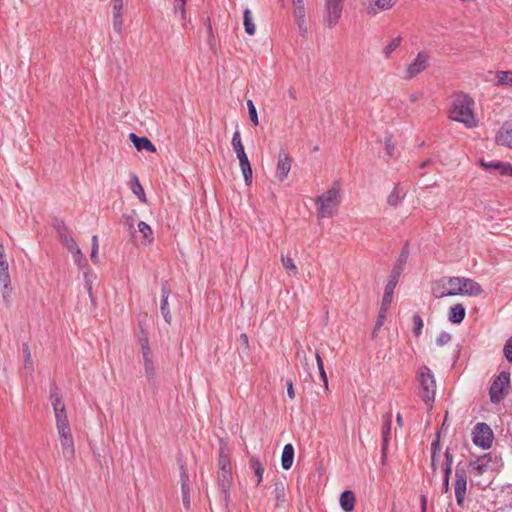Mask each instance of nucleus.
I'll return each mask as SVG.
<instances>
[{"instance_id": "obj_1", "label": "nucleus", "mask_w": 512, "mask_h": 512, "mask_svg": "<svg viewBox=\"0 0 512 512\" xmlns=\"http://www.w3.org/2000/svg\"><path fill=\"white\" fill-rule=\"evenodd\" d=\"M474 100L468 95L457 96L451 109L449 117L453 121L463 123L467 128H474L478 125V120L474 114Z\"/></svg>"}, {"instance_id": "obj_2", "label": "nucleus", "mask_w": 512, "mask_h": 512, "mask_svg": "<svg viewBox=\"0 0 512 512\" xmlns=\"http://www.w3.org/2000/svg\"><path fill=\"white\" fill-rule=\"evenodd\" d=\"M341 184L335 181L331 188L322 193L315 200L318 218H330L336 212L341 203Z\"/></svg>"}, {"instance_id": "obj_3", "label": "nucleus", "mask_w": 512, "mask_h": 512, "mask_svg": "<svg viewBox=\"0 0 512 512\" xmlns=\"http://www.w3.org/2000/svg\"><path fill=\"white\" fill-rule=\"evenodd\" d=\"M419 383V396L431 409L436 396V380L431 369L423 365L417 371Z\"/></svg>"}, {"instance_id": "obj_4", "label": "nucleus", "mask_w": 512, "mask_h": 512, "mask_svg": "<svg viewBox=\"0 0 512 512\" xmlns=\"http://www.w3.org/2000/svg\"><path fill=\"white\" fill-rule=\"evenodd\" d=\"M449 293L455 295L478 296L483 292L481 285L475 280L465 277H447Z\"/></svg>"}, {"instance_id": "obj_5", "label": "nucleus", "mask_w": 512, "mask_h": 512, "mask_svg": "<svg viewBox=\"0 0 512 512\" xmlns=\"http://www.w3.org/2000/svg\"><path fill=\"white\" fill-rule=\"evenodd\" d=\"M430 65L429 52L422 50L417 53L416 57L409 62L404 69L403 79L411 80L425 71Z\"/></svg>"}, {"instance_id": "obj_6", "label": "nucleus", "mask_w": 512, "mask_h": 512, "mask_svg": "<svg viewBox=\"0 0 512 512\" xmlns=\"http://www.w3.org/2000/svg\"><path fill=\"white\" fill-rule=\"evenodd\" d=\"M346 0H325L323 23L329 29L334 28L342 17Z\"/></svg>"}, {"instance_id": "obj_7", "label": "nucleus", "mask_w": 512, "mask_h": 512, "mask_svg": "<svg viewBox=\"0 0 512 512\" xmlns=\"http://www.w3.org/2000/svg\"><path fill=\"white\" fill-rule=\"evenodd\" d=\"M58 233L62 245L72 254L74 262L79 267H85L87 265V261L72 235L64 226L58 229Z\"/></svg>"}, {"instance_id": "obj_8", "label": "nucleus", "mask_w": 512, "mask_h": 512, "mask_svg": "<svg viewBox=\"0 0 512 512\" xmlns=\"http://www.w3.org/2000/svg\"><path fill=\"white\" fill-rule=\"evenodd\" d=\"M473 443L483 449H489L493 443L494 434L490 426L484 422L477 423L473 429Z\"/></svg>"}, {"instance_id": "obj_9", "label": "nucleus", "mask_w": 512, "mask_h": 512, "mask_svg": "<svg viewBox=\"0 0 512 512\" xmlns=\"http://www.w3.org/2000/svg\"><path fill=\"white\" fill-rule=\"evenodd\" d=\"M510 383V374L508 372H501L493 381L489 389L490 400L494 404H498L503 397L504 389Z\"/></svg>"}, {"instance_id": "obj_10", "label": "nucleus", "mask_w": 512, "mask_h": 512, "mask_svg": "<svg viewBox=\"0 0 512 512\" xmlns=\"http://www.w3.org/2000/svg\"><path fill=\"white\" fill-rule=\"evenodd\" d=\"M454 490L457 505L463 507L467 491V474L463 468H457L455 471Z\"/></svg>"}, {"instance_id": "obj_11", "label": "nucleus", "mask_w": 512, "mask_h": 512, "mask_svg": "<svg viewBox=\"0 0 512 512\" xmlns=\"http://www.w3.org/2000/svg\"><path fill=\"white\" fill-rule=\"evenodd\" d=\"M292 165V159L289 156L288 152L285 150H281L278 154L277 166L275 177L280 181H284L290 172Z\"/></svg>"}, {"instance_id": "obj_12", "label": "nucleus", "mask_w": 512, "mask_h": 512, "mask_svg": "<svg viewBox=\"0 0 512 512\" xmlns=\"http://www.w3.org/2000/svg\"><path fill=\"white\" fill-rule=\"evenodd\" d=\"M398 283V274H391L387 284L385 285L384 295L382 298L380 309L388 311L392 303L394 289Z\"/></svg>"}, {"instance_id": "obj_13", "label": "nucleus", "mask_w": 512, "mask_h": 512, "mask_svg": "<svg viewBox=\"0 0 512 512\" xmlns=\"http://www.w3.org/2000/svg\"><path fill=\"white\" fill-rule=\"evenodd\" d=\"M237 159L239 160V166L244 177L245 184L250 186L252 184L253 173L249 162V159L245 153V150L235 151Z\"/></svg>"}, {"instance_id": "obj_14", "label": "nucleus", "mask_w": 512, "mask_h": 512, "mask_svg": "<svg viewBox=\"0 0 512 512\" xmlns=\"http://www.w3.org/2000/svg\"><path fill=\"white\" fill-rule=\"evenodd\" d=\"M396 2L397 0H367V14L375 16L381 11L391 9Z\"/></svg>"}, {"instance_id": "obj_15", "label": "nucleus", "mask_w": 512, "mask_h": 512, "mask_svg": "<svg viewBox=\"0 0 512 512\" xmlns=\"http://www.w3.org/2000/svg\"><path fill=\"white\" fill-rule=\"evenodd\" d=\"M495 142L507 148L512 149V124L504 123L495 136Z\"/></svg>"}, {"instance_id": "obj_16", "label": "nucleus", "mask_w": 512, "mask_h": 512, "mask_svg": "<svg viewBox=\"0 0 512 512\" xmlns=\"http://www.w3.org/2000/svg\"><path fill=\"white\" fill-rule=\"evenodd\" d=\"M113 12V29L121 33L123 27V0H111Z\"/></svg>"}, {"instance_id": "obj_17", "label": "nucleus", "mask_w": 512, "mask_h": 512, "mask_svg": "<svg viewBox=\"0 0 512 512\" xmlns=\"http://www.w3.org/2000/svg\"><path fill=\"white\" fill-rule=\"evenodd\" d=\"M383 425H382V447L381 452L382 456L386 457L387 449H388V443H389V435L391 432V425H392V414L386 413L382 416Z\"/></svg>"}, {"instance_id": "obj_18", "label": "nucleus", "mask_w": 512, "mask_h": 512, "mask_svg": "<svg viewBox=\"0 0 512 512\" xmlns=\"http://www.w3.org/2000/svg\"><path fill=\"white\" fill-rule=\"evenodd\" d=\"M274 508L281 509L284 508V504L286 502V486L285 482L282 480H277L274 482Z\"/></svg>"}, {"instance_id": "obj_19", "label": "nucleus", "mask_w": 512, "mask_h": 512, "mask_svg": "<svg viewBox=\"0 0 512 512\" xmlns=\"http://www.w3.org/2000/svg\"><path fill=\"white\" fill-rule=\"evenodd\" d=\"M129 139L134 144L138 151L146 150L151 153L156 152V148L153 143L146 137H139L135 133H130Z\"/></svg>"}, {"instance_id": "obj_20", "label": "nucleus", "mask_w": 512, "mask_h": 512, "mask_svg": "<svg viewBox=\"0 0 512 512\" xmlns=\"http://www.w3.org/2000/svg\"><path fill=\"white\" fill-rule=\"evenodd\" d=\"M232 484V470H219L218 471V485L224 493L225 499L228 497V492Z\"/></svg>"}, {"instance_id": "obj_21", "label": "nucleus", "mask_w": 512, "mask_h": 512, "mask_svg": "<svg viewBox=\"0 0 512 512\" xmlns=\"http://www.w3.org/2000/svg\"><path fill=\"white\" fill-rule=\"evenodd\" d=\"M169 295H170V289H169L167 283H164L162 285V295H161L160 310H161V314H162L165 322L168 323V324L171 323V319H172L170 310L168 308V298H169Z\"/></svg>"}, {"instance_id": "obj_22", "label": "nucleus", "mask_w": 512, "mask_h": 512, "mask_svg": "<svg viewBox=\"0 0 512 512\" xmlns=\"http://www.w3.org/2000/svg\"><path fill=\"white\" fill-rule=\"evenodd\" d=\"M405 196L406 191L400 186V184H396L388 195L387 203L392 207H397L403 201Z\"/></svg>"}, {"instance_id": "obj_23", "label": "nucleus", "mask_w": 512, "mask_h": 512, "mask_svg": "<svg viewBox=\"0 0 512 512\" xmlns=\"http://www.w3.org/2000/svg\"><path fill=\"white\" fill-rule=\"evenodd\" d=\"M466 315V309L462 304H455L450 307L448 319L454 324H460Z\"/></svg>"}, {"instance_id": "obj_24", "label": "nucleus", "mask_w": 512, "mask_h": 512, "mask_svg": "<svg viewBox=\"0 0 512 512\" xmlns=\"http://www.w3.org/2000/svg\"><path fill=\"white\" fill-rule=\"evenodd\" d=\"M452 465H453V455L450 453L449 449L445 451V467H444V479L443 486L445 492L449 491L450 487V476L452 473Z\"/></svg>"}, {"instance_id": "obj_25", "label": "nucleus", "mask_w": 512, "mask_h": 512, "mask_svg": "<svg viewBox=\"0 0 512 512\" xmlns=\"http://www.w3.org/2000/svg\"><path fill=\"white\" fill-rule=\"evenodd\" d=\"M432 293L436 298L451 296V294L449 293L447 278H442L436 281L432 286Z\"/></svg>"}, {"instance_id": "obj_26", "label": "nucleus", "mask_w": 512, "mask_h": 512, "mask_svg": "<svg viewBox=\"0 0 512 512\" xmlns=\"http://www.w3.org/2000/svg\"><path fill=\"white\" fill-rule=\"evenodd\" d=\"M294 447L292 444H286L282 451L281 466L284 470H289L293 465Z\"/></svg>"}, {"instance_id": "obj_27", "label": "nucleus", "mask_w": 512, "mask_h": 512, "mask_svg": "<svg viewBox=\"0 0 512 512\" xmlns=\"http://www.w3.org/2000/svg\"><path fill=\"white\" fill-rule=\"evenodd\" d=\"M340 506L345 512H351L355 506V495L352 491L346 490L340 495Z\"/></svg>"}, {"instance_id": "obj_28", "label": "nucleus", "mask_w": 512, "mask_h": 512, "mask_svg": "<svg viewBox=\"0 0 512 512\" xmlns=\"http://www.w3.org/2000/svg\"><path fill=\"white\" fill-rule=\"evenodd\" d=\"M60 445L65 460L72 461L75 458L74 439H60Z\"/></svg>"}, {"instance_id": "obj_29", "label": "nucleus", "mask_w": 512, "mask_h": 512, "mask_svg": "<svg viewBox=\"0 0 512 512\" xmlns=\"http://www.w3.org/2000/svg\"><path fill=\"white\" fill-rule=\"evenodd\" d=\"M143 365H144V371L145 375L148 379V381H152L155 378V366L152 359V352L151 353H143Z\"/></svg>"}, {"instance_id": "obj_30", "label": "nucleus", "mask_w": 512, "mask_h": 512, "mask_svg": "<svg viewBox=\"0 0 512 512\" xmlns=\"http://www.w3.org/2000/svg\"><path fill=\"white\" fill-rule=\"evenodd\" d=\"M249 466L253 470L254 474L256 475L257 485H259L262 482L263 474H264V467H263L262 463L260 462V460L257 457L252 456L249 460Z\"/></svg>"}, {"instance_id": "obj_31", "label": "nucleus", "mask_w": 512, "mask_h": 512, "mask_svg": "<svg viewBox=\"0 0 512 512\" xmlns=\"http://www.w3.org/2000/svg\"><path fill=\"white\" fill-rule=\"evenodd\" d=\"M131 190H132L133 194H135L139 198L140 201H142V202L146 201L144 189H143L142 185L140 184L139 179L136 174H131Z\"/></svg>"}, {"instance_id": "obj_32", "label": "nucleus", "mask_w": 512, "mask_h": 512, "mask_svg": "<svg viewBox=\"0 0 512 512\" xmlns=\"http://www.w3.org/2000/svg\"><path fill=\"white\" fill-rule=\"evenodd\" d=\"M243 24H244L245 32L248 35L252 36L255 34L256 26L252 19V13H251L250 9H248V8H246L243 12Z\"/></svg>"}, {"instance_id": "obj_33", "label": "nucleus", "mask_w": 512, "mask_h": 512, "mask_svg": "<svg viewBox=\"0 0 512 512\" xmlns=\"http://www.w3.org/2000/svg\"><path fill=\"white\" fill-rule=\"evenodd\" d=\"M293 13H294V17H295L296 23L298 25L300 34L302 36L306 35L308 33V27H307L306 20H305L306 11L298 9V11L293 12Z\"/></svg>"}, {"instance_id": "obj_34", "label": "nucleus", "mask_w": 512, "mask_h": 512, "mask_svg": "<svg viewBox=\"0 0 512 512\" xmlns=\"http://www.w3.org/2000/svg\"><path fill=\"white\" fill-rule=\"evenodd\" d=\"M497 81L496 86H510L512 87V70L498 71L496 73Z\"/></svg>"}, {"instance_id": "obj_35", "label": "nucleus", "mask_w": 512, "mask_h": 512, "mask_svg": "<svg viewBox=\"0 0 512 512\" xmlns=\"http://www.w3.org/2000/svg\"><path fill=\"white\" fill-rule=\"evenodd\" d=\"M219 470H231L230 463V454L228 449L221 447L219 451V460H218Z\"/></svg>"}, {"instance_id": "obj_36", "label": "nucleus", "mask_w": 512, "mask_h": 512, "mask_svg": "<svg viewBox=\"0 0 512 512\" xmlns=\"http://www.w3.org/2000/svg\"><path fill=\"white\" fill-rule=\"evenodd\" d=\"M402 38L400 36L393 38L387 45L383 48V56L385 59H389L391 54L401 45Z\"/></svg>"}, {"instance_id": "obj_37", "label": "nucleus", "mask_w": 512, "mask_h": 512, "mask_svg": "<svg viewBox=\"0 0 512 512\" xmlns=\"http://www.w3.org/2000/svg\"><path fill=\"white\" fill-rule=\"evenodd\" d=\"M50 400L53 406V410L56 408L59 409L61 407H65V404L62 400V395L56 386L52 387L50 390Z\"/></svg>"}, {"instance_id": "obj_38", "label": "nucleus", "mask_w": 512, "mask_h": 512, "mask_svg": "<svg viewBox=\"0 0 512 512\" xmlns=\"http://www.w3.org/2000/svg\"><path fill=\"white\" fill-rule=\"evenodd\" d=\"M2 284V300L8 306L10 304L12 296V287L10 278H6V281H0Z\"/></svg>"}, {"instance_id": "obj_39", "label": "nucleus", "mask_w": 512, "mask_h": 512, "mask_svg": "<svg viewBox=\"0 0 512 512\" xmlns=\"http://www.w3.org/2000/svg\"><path fill=\"white\" fill-rule=\"evenodd\" d=\"M23 355H24V369L27 370L30 374L33 372V361L31 356V351L29 345L27 343L23 344Z\"/></svg>"}, {"instance_id": "obj_40", "label": "nucleus", "mask_w": 512, "mask_h": 512, "mask_svg": "<svg viewBox=\"0 0 512 512\" xmlns=\"http://www.w3.org/2000/svg\"><path fill=\"white\" fill-rule=\"evenodd\" d=\"M54 414H55V419H56V427L69 424L65 407H61L59 409L56 408L54 410Z\"/></svg>"}, {"instance_id": "obj_41", "label": "nucleus", "mask_w": 512, "mask_h": 512, "mask_svg": "<svg viewBox=\"0 0 512 512\" xmlns=\"http://www.w3.org/2000/svg\"><path fill=\"white\" fill-rule=\"evenodd\" d=\"M315 358H316L319 374H320L321 380L323 382L324 389L327 391L329 389L328 378H327L326 371L324 369V364H323L322 358L320 357L318 352L315 354Z\"/></svg>"}, {"instance_id": "obj_42", "label": "nucleus", "mask_w": 512, "mask_h": 512, "mask_svg": "<svg viewBox=\"0 0 512 512\" xmlns=\"http://www.w3.org/2000/svg\"><path fill=\"white\" fill-rule=\"evenodd\" d=\"M281 262L283 267L289 272L290 275H296L298 273V269L290 257H286L284 255L281 256Z\"/></svg>"}, {"instance_id": "obj_43", "label": "nucleus", "mask_w": 512, "mask_h": 512, "mask_svg": "<svg viewBox=\"0 0 512 512\" xmlns=\"http://www.w3.org/2000/svg\"><path fill=\"white\" fill-rule=\"evenodd\" d=\"M494 170L498 172L500 175H510L512 176V165L509 163H503L500 161L495 162Z\"/></svg>"}, {"instance_id": "obj_44", "label": "nucleus", "mask_w": 512, "mask_h": 512, "mask_svg": "<svg viewBox=\"0 0 512 512\" xmlns=\"http://www.w3.org/2000/svg\"><path fill=\"white\" fill-rule=\"evenodd\" d=\"M386 314H387V311H383L380 309L377 320H376L375 327L371 334L373 339H375L377 337L379 329L383 326V324L386 320Z\"/></svg>"}, {"instance_id": "obj_45", "label": "nucleus", "mask_w": 512, "mask_h": 512, "mask_svg": "<svg viewBox=\"0 0 512 512\" xmlns=\"http://www.w3.org/2000/svg\"><path fill=\"white\" fill-rule=\"evenodd\" d=\"M413 321V333L416 337H419L422 333V329L424 326L423 320L420 315L415 314L412 318Z\"/></svg>"}, {"instance_id": "obj_46", "label": "nucleus", "mask_w": 512, "mask_h": 512, "mask_svg": "<svg viewBox=\"0 0 512 512\" xmlns=\"http://www.w3.org/2000/svg\"><path fill=\"white\" fill-rule=\"evenodd\" d=\"M91 242H92V247H91L90 257H91L92 262L96 264L99 261V258H98L99 242H98L97 235L92 236Z\"/></svg>"}, {"instance_id": "obj_47", "label": "nucleus", "mask_w": 512, "mask_h": 512, "mask_svg": "<svg viewBox=\"0 0 512 512\" xmlns=\"http://www.w3.org/2000/svg\"><path fill=\"white\" fill-rule=\"evenodd\" d=\"M186 0H174V10L180 13L181 20L186 21Z\"/></svg>"}, {"instance_id": "obj_48", "label": "nucleus", "mask_w": 512, "mask_h": 512, "mask_svg": "<svg viewBox=\"0 0 512 512\" xmlns=\"http://www.w3.org/2000/svg\"><path fill=\"white\" fill-rule=\"evenodd\" d=\"M180 481H181V490L190 489L189 488V475L184 467V465L180 466Z\"/></svg>"}, {"instance_id": "obj_49", "label": "nucleus", "mask_w": 512, "mask_h": 512, "mask_svg": "<svg viewBox=\"0 0 512 512\" xmlns=\"http://www.w3.org/2000/svg\"><path fill=\"white\" fill-rule=\"evenodd\" d=\"M247 107H248V113H249V117H250L251 122L254 125H258L257 110H256V107H255V105H254L252 100H248L247 101Z\"/></svg>"}, {"instance_id": "obj_50", "label": "nucleus", "mask_w": 512, "mask_h": 512, "mask_svg": "<svg viewBox=\"0 0 512 512\" xmlns=\"http://www.w3.org/2000/svg\"><path fill=\"white\" fill-rule=\"evenodd\" d=\"M231 145L234 149V151H240L244 149V146L241 141V134L238 130H236L233 134Z\"/></svg>"}, {"instance_id": "obj_51", "label": "nucleus", "mask_w": 512, "mask_h": 512, "mask_svg": "<svg viewBox=\"0 0 512 512\" xmlns=\"http://www.w3.org/2000/svg\"><path fill=\"white\" fill-rule=\"evenodd\" d=\"M59 435V439H70L73 438L71 433L70 424L56 427Z\"/></svg>"}, {"instance_id": "obj_52", "label": "nucleus", "mask_w": 512, "mask_h": 512, "mask_svg": "<svg viewBox=\"0 0 512 512\" xmlns=\"http://www.w3.org/2000/svg\"><path fill=\"white\" fill-rule=\"evenodd\" d=\"M6 278H10L9 265L6 259L0 260V281H6Z\"/></svg>"}, {"instance_id": "obj_53", "label": "nucleus", "mask_w": 512, "mask_h": 512, "mask_svg": "<svg viewBox=\"0 0 512 512\" xmlns=\"http://www.w3.org/2000/svg\"><path fill=\"white\" fill-rule=\"evenodd\" d=\"M138 229L145 239H149L153 234L151 227L144 221L138 223Z\"/></svg>"}, {"instance_id": "obj_54", "label": "nucleus", "mask_w": 512, "mask_h": 512, "mask_svg": "<svg viewBox=\"0 0 512 512\" xmlns=\"http://www.w3.org/2000/svg\"><path fill=\"white\" fill-rule=\"evenodd\" d=\"M503 353L507 361L512 363V337L508 338L506 341L503 348Z\"/></svg>"}, {"instance_id": "obj_55", "label": "nucleus", "mask_w": 512, "mask_h": 512, "mask_svg": "<svg viewBox=\"0 0 512 512\" xmlns=\"http://www.w3.org/2000/svg\"><path fill=\"white\" fill-rule=\"evenodd\" d=\"M451 340V335L448 332H441L436 338L438 346H444Z\"/></svg>"}, {"instance_id": "obj_56", "label": "nucleus", "mask_w": 512, "mask_h": 512, "mask_svg": "<svg viewBox=\"0 0 512 512\" xmlns=\"http://www.w3.org/2000/svg\"><path fill=\"white\" fill-rule=\"evenodd\" d=\"M486 457L479 458L478 461L474 465V469L477 471L478 474H482L486 470V463L485 462Z\"/></svg>"}, {"instance_id": "obj_57", "label": "nucleus", "mask_w": 512, "mask_h": 512, "mask_svg": "<svg viewBox=\"0 0 512 512\" xmlns=\"http://www.w3.org/2000/svg\"><path fill=\"white\" fill-rule=\"evenodd\" d=\"M190 489L182 490V498H183V505L186 509L190 508V496H189Z\"/></svg>"}, {"instance_id": "obj_58", "label": "nucleus", "mask_w": 512, "mask_h": 512, "mask_svg": "<svg viewBox=\"0 0 512 512\" xmlns=\"http://www.w3.org/2000/svg\"><path fill=\"white\" fill-rule=\"evenodd\" d=\"M140 345H141L142 354L146 353V352H147V354L152 352L147 338H141Z\"/></svg>"}, {"instance_id": "obj_59", "label": "nucleus", "mask_w": 512, "mask_h": 512, "mask_svg": "<svg viewBox=\"0 0 512 512\" xmlns=\"http://www.w3.org/2000/svg\"><path fill=\"white\" fill-rule=\"evenodd\" d=\"M385 150L389 156H393L394 144L390 138H387L385 141Z\"/></svg>"}, {"instance_id": "obj_60", "label": "nucleus", "mask_w": 512, "mask_h": 512, "mask_svg": "<svg viewBox=\"0 0 512 512\" xmlns=\"http://www.w3.org/2000/svg\"><path fill=\"white\" fill-rule=\"evenodd\" d=\"M286 386H287V395L289 396L290 399H294L295 391H294V387H293V382L291 380L287 381Z\"/></svg>"}, {"instance_id": "obj_61", "label": "nucleus", "mask_w": 512, "mask_h": 512, "mask_svg": "<svg viewBox=\"0 0 512 512\" xmlns=\"http://www.w3.org/2000/svg\"><path fill=\"white\" fill-rule=\"evenodd\" d=\"M291 2L294 7L293 12L298 11V9L305 10L304 0H291Z\"/></svg>"}, {"instance_id": "obj_62", "label": "nucleus", "mask_w": 512, "mask_h": 512, "mask_svg": "<svg viewBox=\"0 0 512 512\" xmlns=\"http://www.w3.org/2000/svg\"><path fill=\"white\" fill-rule=\"evenodd\" d=\"M423 97V93L420 91H416L410 94L409 100L410 102L414 103L420 100Z\"/></svg>"}, {"instance_id": "obj_63", "label": "nucleus", "mask_w": 512, "mask_h": 512, "mask_svg": "<svg viewBox=\"0 0 512 512\" xmlns=\"http://www.w3.org/2000/svg\"><path fill=\"white\" fill-rule=\"evenodd\" d=\"M441 447L439 441L436 440L431 444V454L438 455L440 453Z\"/></svg>"}, {"instance_id": "obj_64", "label": "nucleus", "mask_w": 512, "mask_h": 512, "mask_svg": "<svg viewBox=\"0 0 512 512\" xmlns=\"http://www.w3.org/2000/svg\"><path fill=\"white\" fill-rule=\"evenodd\" d=\"M439 464V455L431 454V467L433 471L437 469V466Z\"/></svg>"}]
</instances>
